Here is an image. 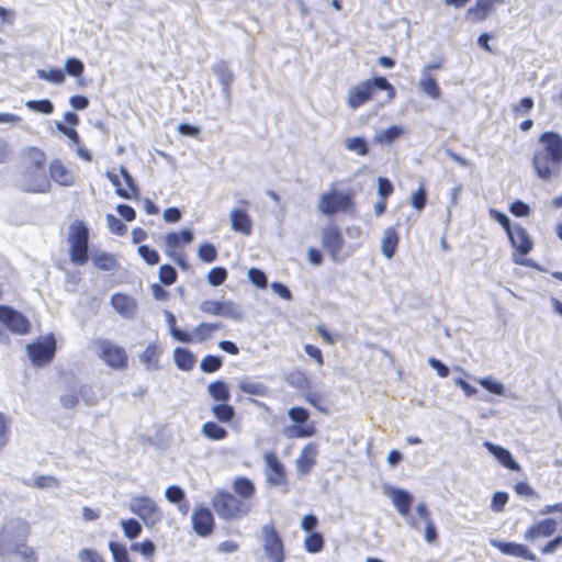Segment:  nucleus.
<instances>
[{
	"instance_id": "nucleus-12",
	"label": "nucleus",
	"mask_w": 562,
	"mask_h": 562,
	"mask_svg": "<svg viewBox=\"0 0 562 562\" xmlns=\"http://www.w3.org/2000/svg\"><path fill=\"white\" fill-rule=\"evenodd\" d=\"M130 510L147 526H155L162 519V513L154 499L148 496H135L131 499Z\"/></svg>"
},
{
	"instance_id": "nucleus-26",
	"label": "nucleus",
	"mask_w": 562,
	"mask_h": 562,
	"mask_svg": "<svg viewBox=\"0 0 562 562\" xmlns=\"http://www.w3.org/2000/svg\"><path fill=\"white\" fill-rule=\"evenodd\" d=\"M507 236L519 256H527L532 250L533 241L521 225L516 224Z\"/></svg>"
},
{
	"instance_id": "nucleus-3",
	"label": "nucleus",
	"mask_w": 562,
	"mask_h": 562,
	"mask_svg": "<svg viewBox=\"0 0 562 562\" xmlns=\"http://www.w3.org/2000/svg\"><path fill=\"white\" fill-rule=\"evenodd\" d=\"M378 90L385 91L389 101H393L396 97L393 85L385 77L378 76L352 86L347 93V105L352 110L359 109L373 100Z\"/></svg>"
},
{
	"instance_id": "nucleus-22",
	"label": "nucleus",
	"mask_w": 562,
	"mask_h": 562,
	"mask_svg": "<svg viewBox=\"0 0 562 562\" xmlns=\"http://www.w3.org/2000/svg\"><path fill=\"white\" fill-rule=\"evenodd\" d=\"M47 176L50 182L54 181L60 187H72L76 183V176L72 170L58 158L49 162Z\"/></svg>"
},
{
	"instance_id": "nucleus-10",
	"label": "nucleus",
	"mask_w": 562,
	"mask_h": 562,
	"mask_svg": "<svg viewBox=\"0 0 562 562\" xmlns=\"http://www.w3.org/2000/svg\"><path fill=\"white\" fill-rule=\"evenodd\" d=\"M98 356L103 363L112 370H125L128 367V355L120 345L104 338L97 339Z\"/></svg>"
},
{
	"instance_id": "nucleus-33",
	"label": "nucleus",
	"mask_w": 562,
	"mask_h": 562,
	"mask_svg": "<svg viewBox=\"0 0 562 562\" xmlns=\"http://www.w3.org/2000/svg\"><path fill=\"white\" fill-rule=\"evenodd\" d=\"M233 490L237 497L246 499L251 503L256 494V486L250 479L246 476H238L233 481Z\"/></svg>"
},
{
	"instance_id": "nucleus-53",
	"label": "nucleus",
	"mask_w": 562,
	"mask_h": 562,
	"mask_svg": "<svg viewBox=\"0 0 562 562\" xmlns=\"http://www.w3.org/2000/svg\"><path fill=\"white\" fill-rule=\"evenodd\" d=\"M199 258L207 263H211L217 258V250L213 244L204 243L199 247Z\"/></svg>"
},
{
	"instance_id": "nucleus-27",
	"label": "nucleus",
	"mask_w": 562,
	"mask_h": 562,
	"mask_svg": "<svg viewBox=\"0 0 562 562\" xmlns=\"http://www.w3.org/2000/svg\"><path fill=\"white\" fill-rule=\"evenodd\" d=\"M316 456L317 445L315 442H308L305 445L296 459V469L299 473L303 475L308 474L316 463Z\"/></svg>"
},
{
	"instance_id": "nucleus-36",
	"label": "nucleus",
	"mask_w": 562,
	"mask_h": 562,
	"mask_svg": "<svg viewBox=\"0 0 562 562\" xmlns=\"http://www.w3.org/2000/svg\"><path fill=\"white\" fill-rule=\"evenodd\" d=\"M161 350L157 344H149L140 355V361L147 369H158Z\"/></svg>"
},
{
	"instance_id": "nucleus-2",
	"label": "nucleus",
	"mask_w": 562,
	"mask_h": 562,
	"mask_svg": "<svg viewBox=\"0 0 562 562\" xmlns=\"http://www.w3.org/2000/svg\"><path fill=\"white\" fill-rule=\"evenodd\" d=\"M19 188L26 193H47L52 183L47 176V155L35 146L27 147L22 155Z\"/></svg>"
},
{
	"instance_id": "nucleus-23",
	"label": "nucleus",
	"mask_w": 562,
	"mask_h": 562,
	"mask_svg": "<svg viewBox=\"0 0 562 562\" xmlns=\"http://www.w3.org/2000/svg\"><path fill=\"white\" fill-rule=\"evenodd\" d=\"M558 530V521L554 518H544L530 525L525 533V540L535 542L540 538H549Z\"/></svg>"
},
{
	"instance_id": "nucleus-54",
	"label": "nucleus",
	"mask_w": 562,
	"mask_h": 562,
	"mask_svg": "<svg viewBox=\"0 0 562 562\" xmlns=\"http://www.w3.org/2000/svg\"><path fill=\"white\" fill-rule=\"evenodd\" d=\"M535 102L533 99L530 97H525L519 100L518 103L514 104L512 106L513 114L517 117L520 115H525L531 112L533 109Z\"/></svg>"
},
{
	"instance_id": "nucleus-62",
	"label": "nucleus",
	"mask_w": 562,
	"mask_h": 562,
	"mask_svg": "<svg viewBox=\"0 0 562 562\" xmlns=\"http://www.w3.org/2000/svg\"><path fill=\"white\" fill-rule=\"evenodd\" d=\"M477 382L492 394L502 395L504 393L503 384L492 380L491 378H483L480 379Z\"/></svg>"
},
{
	"instance_id": "nucleus-6",
	"label": "nucleus",
	"mask_w": 562,
	"mask_h": 562,
	"mask_svg": "<svg viewBox=\"0 0 562 562\" xmlns=\"http://www.w3.org/2000/svg\"><path fill=\"white\" fill-rule=\"evenodd\" d=\"M207 392L211 398L217 403L211 408L213 416L220 423H232L235 417V409L228 403L231 400L228 384L222 380L213 381L207 385Z\"/></svg>"
},
{
	"instance_id": "nucleus-61",
	"label": "nucleus",
	"mask_w": 562,
	"mask_h": 562,
	"mask_svg": "<svg viewBox=\"0 0 562 562\" xmlns=\"http://www.w3.org/2000/svg\"><path fill=\"white\" fill-rule=\"evenodd\" d=\"M81 562H106L105 559L94 549H81L78 553Z\"/></svg>"
},
{
	"instance_id": "nucleus-5",
	"label": "nucleus",
	"mask_w": 562,
	"mask_h": 562,
	"mask_svg": "<svg viewBox=\"0 0 562 562\" xmlns=\"http://www.w3.org/2000/svg\"><path fill=\"white\" fill-rule=\"evenodd\" d=\"M67 241L69 258L76 266H82L89 260V228L82 221H75L69 226Z\"/></svg>"
},
{
	"instance_id": "nucleus-30",
	"label": "nucleus",
	"mask_w": 562,
	"mask_h": 562,
	"mask_svg": "<svg viewBox=\"0 0 562 562\" xmlns=\"http://www.w3.org/2000/svg\"><path fill=\"white\" fill-rule=\"evenodd\" d=\"M111 304L120 315L126 318L133 317L137 307L135 300L124 293L113 294Z\"/></svg>"
},
{
	"instance_id": "nucleus-9",
	"label": "nucleus",
	"mask_w": 562,
	"mask_h": 562,
	"mask_svg": "<svg viewBox=\"0 0 562 562\" xmlns=\"http://www.w3.org/2000/svg\"><path fill=\"white\" fill-rule=\"evenodd\" d=\"M288 416L293 423L284 429V435L292 438H310L316 435L317 428L314 422L310 420V412L302 406H294L288 411Z\"/></svg>"
},
{
	"instance_id": "nucleus-45",
	"label": "nucleus",
	"mask_w": 562,
	"mask_h": 562,
	"mask_svg": "<svg viewBox=\"0 0 562 562\" xmlns=\"http://www.w3.org/2000/svg\"><path fill=\"white\" fill-rule=\"evenodd\" d=\"M121 527L124 536L131 540L137 538L142 532V525L134 518L123 519Z\"/></svg>"
},
{
	"instance_id": "nucleus-46",
	"label": "nucleus",
	"mask_w": 562,
	"mask_h": 562,
	"mask_svg": "<svg viewBox=\"0 0 562 562\" xmlns=\"http://www.w3.org/2000/svg\"><path fill=\"white\" fill-rule=\"evenodd\" d=\"M109 550L111 551L114 562H132L128 551L124 544L110 541Z\"/></svg>"
},
{
	"instance_id": "nucleus-43",
	"label": "nucleus",
	"mask_w": 562,
	"mask_h": 562,
	"mask_svg": "<svg viewBox=\"0 0 562 562\" xmlns=\"http://www.w3.org/2000/svg\"><path fill=\"white\" fill-rule=\"evenodd\" d=\"M241 392L249 395L265 396L268 393V389L263 383L244 380L239 383Z\"/></svg>"
},
{
	"instance_id": "nucleus-7",
	"label": "nucleus",
	"mask_w": 562,
	"mask_h": 562,
	"mask_svg": "<svg viewBox=\"0 0 562 562\" xmlns=\"http://www.w3.org/2000/svg\"><path fill=\"white\" fill-rule=\"evenodd\" d=\"M355 196L356 194L352 190L346 192L329 190L321 195L318 210L326 216L353 212L356 206Z\"/></svg>"
},
{
	"instance_id": "nucleus-25",
	"label": "nucleus",
	"mask_w": 562,
	"mask_h": 562,
	"mask_svg": "<svg viewBox=\"0 0 562 562\" xmlns=\"http://www.w3.org/2000/svg\"><path fill=\"white\" fill-rule=\"evenodd\" d=\"M491 544L493 548L497 549L503 554L515 558H521L532 562L537 561L536 554L531 552L528 549V547L522 543L492 540Z\"/></svg>"
},
{
	"instance_id": "nucleus-29",
	"label": "nucleus",
	"mask_w": 562,
	"mask_h": 562,
	"mask_svg": "<svg viewBox=\"0 0 562 562\" xmlns=\"http://www.w3.org/2000/svg\"><path fill=\"white\" fill-rule=\"evenodd\" d=\"M232 229L245 236L252 233V221L246 210L234 209L231 212Z\"/></svg>"
},
{
	"instance_id": "nucleus-11",
	"label": "nucleus",
	"mask_w": 562,
	"mask_h": 562,
	"mask_svg": "<svg viewBox=\"0 0 562 562\" xmlns=\"http://www.w3.org/2000/svg\"><path fill=\"white\" fill-rule=\"evenodd\" d=\"M168 321L172 337L183 344H190L194 338L196 341L203 342L210 339L216 330L224 327L221 323H201L194 328L193 333H189L176 327V318L172 314H169Z\"/></svg>"
},
{
	"instance_id": "nucleus-55",
	"label": "nucleus",
	"mask_w": 562,
	"mask_h": 562,
	"mask_svg": "<svg viewBox=\"0 0 562 562\" xmlns=\"http://www.w3.org/2000/svg\"><path fill=\"white\" fill-rule=\"evenodd\" d=\"M227 279V271L223 267H214L207 273V281L213 286H218Z\"/></svg>"
},
{
	"instance_id": "nucleus-19",
	"label": "nucleus",
	"mask_w": 562,
	"mask_h": 562,
	"mask_svg": "<svg viewBox=\"0 0 562 562\" xmlns=\"http://www.w3.org/2000/svg\"><path fill=\"white\" fill-rule=\"evenodd\" d=\"M266 463V476L270 485H288V475L283 463L279 460L276 452L269 451L263 456Z\"/></svg>"
},
{
	"instance_id": "nucleus-40",
	"label": "nucleus",
	"mask_w": 562,
	"mask_h": 562,
	"mask_svg": "<svg viewBox=\"0 0 562 562\" xmlns=\"http://www.w3.org/2000/svg\"><path fill=\"white\" fill-rule=\"evenodd\" d=\"M11 555L20 557L21 562H37L38 560L35 550L27 544V540H22L20 544L15 546Z\"/></svg>"
},
{
	"instance_id": "nucleus-42",
	"label": "nucleus",
	"mask_w": 562,
	"mask_h": 562,
	"mask_svg": "<svg viewBox=\"0 0 562 562\" xmlns=\"http://www.w3.org/2000/svg\"><path fill=\"white\" fill-rule=\"evenodd\" d=\"M403 134L400 126L392 125L375 135L374 142L379 144H391Z\"/></svg>"
},
{
	"instance_id": "nucleus-60",
	"label": "nucleus",
	"mask_w": 562,
	"mask_h": 562,
	"mask_svg": "<svg viewBox=\"0 0 562 562\" xmlns=\"http://www.w3.org/2000/svg\"><path fill=\"white\" fill-rule=\"evenodd\" d=\"M508 494L506 492H496L494 493L491 502V509L495 513H501L505 509V506L508 502Z\"/></svg>"
},
{
	"instance_id": "nucleus-35",
	"label": "nucleus",
	"mask_w": 562,
	"mask_h": 562,
	"mask_svg": "<svg viewBox=\"0 0 562 562\" xmlns=\"http://www.w3.org/2000/svg\"><path fill=\"white\" fill-rule=\"evenodd\" d=\"M213 71L223 87L225 93L229 94L231 86L234 81V75L229 69L227 61L221 60L213 66Z\"/></svg>"
},
{
	"instance_id": "nucleus-52",
	"label": "nucleus",
	"mask_w": 562,
	"mask_h": 562,
	"mask_svg": "<svg viewBox=\"0 0 562 562\" xmlns=\"http://www.w3.org/2000/svg\"><path fill=\"white\" fill-rule=\"evenodd\" d=\"M137 252L143 258V260L149 266H155L160 260L158 251L154 248H150L147 245H140L137 249Z\"/></svg>"
},
{
	"instance_id": "nucleus-31",
	"label": "nucleus",
	"mask_w": 562,
	"mask_h": 562,
	"mask_svg": "<svg viewBox=\"0 0 562 562\" xmlns=\"http://www.w3.org/2000/svg\"><path fill=\"white\" fill-rule=\"evenodd\" d=\"M484 447L498 460V462L502 465H504L505 468H507L512 471H520V465L513 458L509 450H507L501 446H496L490 441H486L484 443Z\"/></svg>"
},
{
	"instance_id": "nucleus-56",
	"label": "nucleus",
	"mask_w": 562,
	"mask_h": 562,
	"mask_svg": "<svg viewBox=\"0 0 562 562\" xmlns=\"http://www.w3.org/2000/svg\"><path fill=\"white\" fill-rule=\"evenodd\" d=\"M106 224L110 232L116 236H124L127 232L126 225L113 214L106 215Z\"/></svg>"
},
{
	"instance_id": "nucleus-38",
	"label": "nucleus",
	"mask_w": 562,
	"mask_h": 562,
	"mask_svg": "<svg viewBox=\"0 0 562 562\" xmlns=\"http://www.w3.org/2000/svg\"><path fill=\"white\" fill-rule=\"evenodd\" d=\"M175 362L180 370L189 371L194 367V355L184 348H176Z\"/></svg>"
},
{
	"instance_id": "nucleus-51",
	"label": "nucleus",
	"mask_w": 562,
	"mask_h": 562,
	"mask_svg": "<svg viewBox=\"0 0 562 562\" xmlns=\"http://www.w3.org/2000/svg\"><path fill=\"white\" fill-rule=\"evenodd\" d=\"M25 105L27 109L43 114H50L54 112V104L48 99L30 100Z\"/></svg>"
},
{
	"instance_id": "nucleus-34",
	"label": "nucleus",
	"mask_w": 562,
	"mask_h": 562,
	"mask_svg": "<svg viewBox=\"0 0 562 562\" xmlns=\"http://www.w3.org/2000/svg\"><path fill=\"white\" fill-rule=\"evenodd\" d=\"M398 243H400V236H398V233L395 229V227H387L384 231V235L382 238V244H381L382 254L387 259H391L396 252Z\"/></svg>"
},
{
	"instance_id": "nucleus-44",
	"label": "nucleus",
	"mask_w": 562,
	"mask_h": 562,
	"mask_svg": "<svg viewBox=\"0 0 562 562\" xmlns=\"http://www.w3.org/2000/svg\"><path fill=\"white\" fill-rule=\"evenodd\" d=\"M37 77L42 80H45V81H48V82H52L55 85H60L66 79L64 70H61L59 68H52L49 70L38 69Z\"/></svg>"
},
{
	"instance_id": "nucleus-17",
	"label": "nucleus",
	"mask_w": 562,
	"mask_h": 562,
	"mask_svg": "<svg viewBox=\"0 0 562 562\" xmlns=\"http://www.w3.org/2000/svg\"><path fill=\"white\" fill-rule=\"evenodd\" d=\"M193 240V234L190 229L184 228L180 232H171L165 236L166 254L172 258L177 265L182 268L187 267L184 257L182 255H176V250L181 248L183 245H188Z\"/></svg>"
},
{
	"instance_id": "nucleus-28",
	"label": "nucleus",
	"mask_w": 562,
	"mask_h": 562,
	"mask_svg": "<svg viewBox=\"0 0 562 562\" xmlns=\"http://www.w3.org/2000/svg\"><path fill=\"white\" fill-rule=\"evenodd\" d=\"M393 505L403 517L411 513L414 498L411 493L402 488L391 487L387 492Z\"/></svg>"
},
{
	"instance_id": "nucleus-50",
	"label": "nucleus",
	"mask_w": 562,
	"mask_h": 562,
	"mask_svg": "<svg viewBox=\"0 0 562 562\" xmlns=\"http://www.w3.org/2000/svg\"><path fill=\"white\" fill-rule=\"evenodd\" d=\"M411 203L412 206L417 211H422L425 209L427 204V191L424 183H420L418 189L415 192H413Z\"/></svg>"
},
{
	"instance_id": "nucleus-64",
	"label": "nucleus",
	"mask_w": 562,
	"mask_h": 562,
	"mask_svg": "<svg viewBox=\"0 0 562 562\" xmlns=\"http://www.w3.org/2000/svg\"><path fill=\"white\" fill-rule=\"evenodd\" d=\"M165 496L170 503L173 504L183 502L186 498L183 490L177 485H171L167 487Z\"/></svg>"
},
{
	"instance_id": "nucleus-37",
	"label": "nucleus",
	"mask_w": 562,
	"mask_h": 562,
	"mask_svg": "<svg viewBox=\"0 0 562 562\" xmlns=\"http://www.w3.org/2000/svg\"><path fill=\"white\" fill-rule=\"evenodd\" d=\"M201 431L205 438L213 441L224 440L228 436L227 430L215 422L204 423Z\"/></svg>"
},
{
	"instance_id": "nucleus-39",
	"label": "nucleus",
	"mask_w": 562,
	"mask_h": 562,
	"mask_svg": "<svg viewBox=\"0 0 562 562\" xmlns=\"http://www.w3.org/2000/svg\"><path fill=\"white\" fill-rule=\"evenodd\" d=\"M420 89L430 98L437 100L441 95V91L438 82L430 75H423V78L419 81Z\"/></svg>"
},
{
	"instance_id": "nucleus-48",
	"label": "nucleus",
	"mask_w": 562,
	"mask_h": 562,
	"mask_svg": "<svg viewBox=\"0 0 562 562\" xmlns=\"http://www.w3.org/2000/svg\"><path fill=\"white\" fill-rule=\"evenodd\" d=\"M64 72L71 77L80 78L85 72V65L80 59L70 57L65 63Z\"/></svg>"
},
{
	"instance_id": "nucleus-57",
	"label": "nucleus",
	"mask_w": 562,
	"mask_h": 562,
	"mask_svg": "<svg viewBox=\"0 0 562 562\" xmlns=\"http://www.w3.org/2000/svg\"><path fill=\"white\" fill-rule=\"evenodd\" d=\"M346 147L356 151L359 156H366L369 153L368 144L362 137H352L347 140Z\"/></svg>"
},
{
	"instance_id": "nucleus-63",
	"label": "nucleus",
	"mask_w": 562,
	"mask_h": 562,
	"mask_svg": "<svg viewBox=\"0 0 562 562\" xmlns=\"http://www.w3.org/2000/svg\"><path fill=\"white\" fill-rule=\"evenodd\" d=\"M58 485H59V480L52 475L36 476L32 484V486L37 487V488L57 487Z\"/></svg>"
},
{
	"instance_id": "nucleus-21",
	"label": "nucleus",
	"mask_w": 562,
	"mask_h": 562,
	"mask_svg": "<svg viewBox=\"0 0 562 562\" xmlns=\"http://www.w3.org/2000/svg\"><path fill=\"white\" fill-rule=\"evenodd\" d=\"M322 245L334 260L338 258L344 248L345 239L337 225L330 224L323 228Z\"/></svg>"
},
{
	"instance_id": "nucleus-59",
	"label": "nucleus",
	"mask_w": 562,
	"mask_h": 562,
	"mask_svg": "<svg viewBox=\"0 0 562 562\" xmlns=\"http://www.w3.org/2000/svg\"><path fill=\"white\" fill-rule=\"evenodd\" d=\"M131 550L138 551L146 558H151L155 554L156 547L151 540L146 539L143 542L133 543Z\"/></svg>"
},
{
	"instance_id": "nucleus-24",
	"label": "nucleus",
	"mask_w": 562,
	"mask_h": 562,
	"mask_svg": "<svg viewBox=\"0 0 562 562\" xmlns=\"http://www.w3.org/2000/svg\"><path fill=\"white\" fill-rule=\"evenodd\" d=\"M505 0H476L465 12L467 20L476 24L486 20L494 11L496 4L503 3Z\"/></svg>"
},
{
	"instance_id": "nucleus-20",
	"label": "nucleus",
	"mask_w": 562,
	"mask_h": 562,
	"mask_svg": "<svg viewBox=\"0 0 562 562\" xmlns=\"http://www.w3.org/2000/svg\"><path fill=\"white\" fill-rule=\"evenodd\" d=\"M200 310L207 315L233 319H240L243 316L239 307L232 301L205 300L201 303Z\"/></svg>"
},
{
	"instance_id": "nucleus-41",
	"label": "nucleus",
	"mask_w": 562,
	"mask_h": 562,
	"mask_svg": "<svg viewBox=\"0 0 562 562\" xmlns=\"http://www.w3.org/2000/svg\"><path fill=\"white\" fill-rule=\"evenodd\" d=\"M325 540L322 533L311 532L304 539V549L308 553H318L323 550Z\"/></svg>"
},
{
	"instance_id": "nucleus-13",
	"label": "nucleus",
	"mask_w": 562,
	"mask_h": 562,
	"mask_svg": "<svg viewBox=\"0 0 562 562\" xmlns=\"http://www.w3.org/2000/svg\"><path fill=\"white\" fill-rule=\"evenodd\" d=\"M56 352L55 337L49 334L42 340L35 341L27 346V353L35 366H44L49 363Z\"/></svg>"
},
{
	"instance_id": "nucleus-16",
	"label": "nucleus",
	"mask_w": 562,
	"mask_h": 562,
	"mask_svg": "<svg viewBox=\"0 0 562 562\" xmlns=\"http://www.w3.org/2000/svg\"><path fill=\"white\" fill-rule=\"evenodd\" d=\"M191 526L199 537H210L215 530L214 514L207 506L196 505L192 510Z\"/></svg>"
},
{
	"instance_id": "nucleus-14",
	"label": "nucleus",
	"mask_w": 562,
	"mask_h": 562,
	"mask_svg": "<svg viewBox=\"0 0 562 562\" xmlns=\"http://www.w3.org/2000/svg\"><path fill=\"white\" fill-rule=\"evenodd\" d=\"M263 550L271 562H283L285 559L283 541L272 524L262 527Z\"/></svg>"
},
{
	"instance_id": "nucleus-15",
	"label": "nucleus",
	"mask_w": 562,
	"mask_h": 562,
	"mask_svg": "<svg viewBox=\"0 0 562 562\" xmlns=\"http://www.w3.org/2000/svg\"><path fill=\"white\" fill-rule=\"evenodd\" d=\"M120 175L122 180L116 173H106L108 179L115 187V193L125 200H137L139 198V188L137 187L133 177L124 167L120 168Z\"/></svg>"
},
{
	"instance_id": "nucleus-49",
	"label": "nucleus",
	"mask_w": 562,
	"mask_h": 562,
	"mask_svg": "<svg viewBox=\"0 0 562 562\" xmlns=\"http://www.w3.org/2000/svg\"><path fill=\"white\" fill-rule=\"evenodd\" d=\"M158 277L160 283L168 286L177 281L178 274L172 266L166 263L160 266Z\"/></svg>"
},
{
	"instance_id": "nucleus-58",
	"label": "nucleus",
	"mask_w": 562,
	"mask_h": 562,
	"mask_svg": "<svg viewBox=\"0 0 562 562\" xmlns=\"http://www.w3.org/2000/svg\"><path fill=\"white\" fill-rule=\"evenodd\" d=\"M248 278L251 283L259 289H266L268 285V280L265 272L258 268H250L248 271Z\"/></svg>"
},
{
	"instance_id": "nucleus-47",
	"label": "nucleus",
	"mask_w": 562,
	"mask_h": 562,
	"mask_svg": "<svg viewBox=\"0 0 562 562\" xmlns=\"http://www.w3.org/2000/svg\"><path fill=\"white\" fill-rule=\"evenodd\" d=\"M223 366L222 358L218 356L207 355L200 363V368L205 373H213L218 371Z\"/></svg>"
},
{
	"instance_id": "nucleus-1",
	"label": "nucleus",
	"mask_w": 562,
	"mask_h": 562,
	"mask_svg": "<svg viewBox=\"0 0 562 562\" xmlns=\"http://www.w3.org/2000/svg\"><path fill=\"white\" fill-rule=\"evenodd\" d=\"M531 166L542 181L559 177L562 171V135L548 131L539 135L531 156Z\"/></svg>"
},
{
	"instance_id": "nucleus-4",
	"label": "nucleus",
	"mask_w": 562,
	"mask_h": 562,
	"mask_svg": "<svg viewBox=\"0 0 562 562\" xmlns=\"http://www.w3.org/2000/svg\"><path fill=\"white\" fill-rule=\"evenodd\" d=\"M214 512L222 520H241L252 510V503L237 497L229 491L218 490L211 498Z\"/></svg>"
},
{
	"instance_id": "nucleus-18",
	"label": "nucleus",
	"mask_w": 562,
	"mask_h": 562,
	"mask_svg": "<svg viewBox=\"0 0 562 562\" xmlns=\"http://www.w3.org/2000/svg\"><path fill=\"white\" fill-rule=\"evenodd\" d=\"M0 322L14 334L25 335L31 329L26 316L11 306L0 305Z\"/></svg>"
},
{
	"instance_id": "nucleus-8",
	"label": "nucleus",
	"mask_w": 562,
	"mask_h": 562,
	"mask_svg": "<svg viewBox=\"0 0 562 562\" xmlns=\"http://www.w3.org/2000/svg\"><path fill=\"white\" fill-rule=\"evenodd\" d=\"M30 525L24 520H11L0 528V557H10L15 546L27 540Z\"/></svg>"
},
{
	"instance_id": "nucleus-32",
	"label": "nucleus",
	"mask_w": 562,
	"mask_h": 562,
	"mask_svg": "<svg viewBox=\"0 0 562 562\" xmlns=\"http://www.w3.org/2000/svg\"><path fill=\"white\" fill-rule=\"evenodd\" d=\"M79 395L83 396L85 401L89 405H93L97 403V400L92 396V392L87 390L86 386H82L80 391L72 390L60 396V403L63 407L67 409H71L79 404Z\"/></svg>"
}]
</instances>
